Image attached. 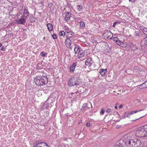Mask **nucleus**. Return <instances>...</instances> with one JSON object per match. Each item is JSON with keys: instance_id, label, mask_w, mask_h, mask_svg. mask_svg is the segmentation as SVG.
I'll use <instances>...</instances> for the list:
<instances>
[{"instance_id": "nucleus-42", "label": "nucleus", "mask_w": 147, "mask_h": 147, "mask_svg": "<svg viewBox=\"0 0 147 147\" xmlns=\"http://www.w3.org/2000/svg\"><path fill=\"white\" fill-rule=\"evenodd\" d=\"M33 90L34 93H35V92H36V91L37 90L36 89V87H34L33 88Z\"/></svg>"}, {"instance_id": "nucleus-37", "label": "nucleus", "mask_w": 147, "mask_h": 147, "mask_svg": "<svg viewBox=\"0 0 147 147\" xmlns=\"http://www.w3.org/2000/svg\"><path fill=\"white\" fill-rule=\"evenodd\" d=\"M139 28L140 29V30H142V31L143 32V31H144V30L146 28L144 27L143 26H140L139 27Z\"/></svg>"}, {"instance_id": "nucleus-29", "label": "nucleus", "mask_w": 147, "mask_h": 147, "mask_svg": "<svg viewBox=\"0 0 147 147\" xmlns=\"http://www.w3.org/2000/svg\"><path fill=\"white\" fill-rule=\"evenodd\" d=\"M29 13L28 10V8L26 7H24L23 13Z\"/></svg>"}, {"instance_id": "nucleus-18", "label": "nucleus", "mask_w": 147, "mask_h": 147, "mask_svg": "<svg viewBox=\"0 0 147 147\" xmlns=\"http://www.w3.org/2000/svg\"><path fill=\"white\" fill-rule=\"evenodd\" d=\"M141 44L142 45L141 46L147 45V36L143 38L141 41Z\"/></svg>"}, {"instance_id": "nucleus-43", "label": "nucleus", "mask_w": 147, "mask_h": 147, "mask_svg": "<svg viewBox=\"0 0 147 147\" xmlns=\"http://www.w3.org/2000/svg\"><path fill=\"white\" fill-rule=\"evenodd\" d=\"M41 54H42V56L43 57H45V55L46 54H47L46 53H42V52L41 53Z\"/></svg>"}, {"instance_id": "nucleus-30", "label": "nucleus", "mask_w": 147, "mask_h": 147, "mask_svg": "<svg viewBox=\"0 0 147 147\" xmlns=\"http://www.w3.org/2000/svg\"><path fill=\"white\" fill-rule=\"evenodd\" d=\"M113 36V34L111 32H109V34L108 36H107L108 39H111V38Z\"/></svg>"}, {"instance_id": "nucleus-32", "label": "nucleus", "mask_w": 147, "mask_h": 147, "mask_svg": "<svg viewBox=\"0 0 147 147\" xmlns=\"http://www.w3.org/2000/svg\"><path fill=\"white\" fill-rule=\"evenodd\" d=\"M65 34V32L64 31H62L60 32L59 35L60 36H64Z\"/></svg>"}, {"instance_id": "nucleus-28", "label": "nucleus", "mask_w": 147, "mask_h": 147, "mask_svg": "<svg viewBox=\"0 0 147 147\" xmlns=\"http://www.w3.org/2000/svg\"><path fill=\"white\" fill-rule=\"evenodd\" d=\"M113 147H123V146L120 143L117 142Z\"/></svg>"}, {"instance_id": "nucleus-51", "label": "nucleus", "mask_w": 147, "mask_h": 147, "mask_svg": "<svg viewBox=\"0 0 147 147\" xmlns=\"http://www.w3.org/2000/svg\"><path fill=\"white\" fill-rule=\"evenodd\" d=\"M65 147H69V146L68 145H65Z\"/></svg>"}, {"instance_id": "nucleus-31", "label": "nucleus", "mask_w": 147, "mask_h": 147, "mask_svg": "<svg viewBox=\"0 0 147 147\" xmlns=\"http://www.w3.org/2000/svg\"><path fill=\"white\" fill-rule=\"evenodd\" d=\"M65 32L67 33V32L71 31V30H70V29L67 26H65Z\"/></svg>"}, {"instance_id": "nucleus-14", "label": "nucleus", "mask_w": 147, "mask_h": 147, "mask_svg": "<svg viewBox=\"0 0 147 147\" xmlns=\"http://www.w3.org/2000/svg\"><path fill=\"white\" fill-rule=\"evenodd\" d=\"M76 65L77 63H74L70 67V71L71 72L73 73L74 72Z\"/></svg>"}, {"instance_id": "nucleus-48", "label": "nucleus", "mask_w": 147, "mask_h": 147, "mask_svg": "<svg viewBox=\"0 0 147 147\" xmlns=\"http://www.w3.org/2000/svg\"><path fill=\"white\" fill-rule=\"evenodd\" d=\"M1 50L2 51H4L5 50V49L3 47H2L1 49Z\"/></svg>"}, {"instance_id": "nucleus-46", "label": "nucleus", "mask_w": 147, "mask_h": 147, "mask_svg": "<svg viewBox=\"0 0 147 147\" xmlns=\"http://www.w3.org/2000/svg\"><path fill=\"white\" fill-rule=\"evenodd\" d=\"M144 116H141L140 117H139L138 118H137L135 120H136L138 119L141 118L142 117H143Z\"/></svg>"}, {"instance_id": "nucleus-33", "label": "nucleus", "mask_w": 147, "mask_h": 147, "mask_svg": "<svg viewBox=\"0 0 147 147\" xmlns=\"http://www.w3.org/2000/svg\"><path fill=\"white\" fill-rule=\"evenodd\" d=\"M77 7L79 11H80L82 9V5H78L77 6Z\"/></svg>"}, {"instance_id": "nucleus-34", "label": "nucleus", "mask_w": 147, "mask_h": 147, "mask_svg": "<svg viewBox=\"0 0 147 147\" xmlns=\"http://www.w3.org/2000/svg\"><path fill=\"white\" fill-rule=\"evenodd\" d=\"M87 107V105L86 104H84L83 106L81 109V111H84V109L86 108Z\"/></svg>"}, {"instance_id": "nucleus-50", "label": "nucleus", "mask_w": 147, "mask_h": 147, "mask_svg": "<svg viewBox=\"0 0 147 147\" xmlns=\"http://www.w3.org/2000/svg\"><path fill=\"white\" fill-rule=\"evenodd\" d=\"M22 11H19V13L20 14H22Z\"/></svg>"}, {"instance_id": "nucleus-2", "label": "nucleus", "mask_w": 147, "mask_h": 147, "mask_svg": "<svg viewBox=\"0 0 147 147\" xmlns=\"http://www.w3.org/2000/svg\"><path fill=\"white\" fill-rule=\"evenodd\" d=\"M127 147H140L143 145L141 141L139 140L136 139H132L131 141L127 143Z\"/></svg>"}, {"instance_id": "nucleus-45", "label": "nucleus", "mask_w": 147, "mask_h": 147, "mask_svg": "<svg viewBox=\"0 0 147 147\" xmlns=\"http://www.w3.org/2000/svg\"><path fill=\"white\" fill-rule=\"evenodd\" d=\"M110 111H111V109H108L106 111V112L107 113H109L110 112Z\"/></svg>"}, {"instance_id": "nucleus-5", "label": "nucleus", "mask_w": 147, "mask_h": 147, "mask_svg": "<svg viewBox=\"0 0 147 147\" xmlns=\"http://www.w3.org/2000/svg\"><path fill=\"white\" fill-rule=\"evenodd\" d=\"M143 109L141 110H136V111H132L131 112H125L124 114V116L125 117H129V116L131 115H133L134 113H136L139 111H142Z\"/></svg>"}, {"instance_id": "nucleus-24", "label": "nucleus", "mask_w": 147, "mask_h": 147, "mask_svg": "<svg viewBox=\"0 0 147 147\" xmlns=\"http://www.w3.org/2000/svg\"><path fill=\"white\" fill-rule=\"evenodd\" d=\"M47 26L49 31L50 32L52 30L53 26L50 23L48 24H47Z\"/></svg>"}, {"instance_id": "nucleus-55", "label": "nucleus", "mask_w": 147, "mask_h": 147, "mask_svg": "<svg viewBox=\"0 0 147 147\" xmlns=\"http://www.w3.org/2000/svg\"><path fill=\"white\" fill-rule=\"evenodd\" d=\"M117 94H119V93H117Z\"/></svg>"}, {"instance_id": "nucleus-26", "label": "nucleus", "mask_w": 147, "mask_h": 147, "mask_svg": "<svg viewBox=\"0 0 147 147\" xmlns=\"http://www.w3.org/2000/svg\"><path fill=\"white\" fill-rule=\"evenodd\" d=\"M84 55L85 53L84 51H80L79 54L78 55V57L79 58L82 57L84 56Z\"/></svg>"}, {"instance_id": "nucleus-23", "label": "nucleus", "mask_w": 147, "mask_h": 147, "mask_svg": "<svg viewBox=\"0 0 147 147\" xmlns=\"http://www.w3.org/2000/svg\"><path fill=\"white\" fill-rule=\"evenodd\" d=\"M74 51L76 54L79 53L80 51V47H75L74 49Z\"/></svg>"}, {"instance_id": "nucleus-20", "label": "nucleus", "mask_w": 147, "mask_h": 147, "mask_svg": "<svg viewBox=\"0 0 147 147\" xmlns=\"http://www.w3.org/2000/svg\"><path fill=\"white\" fill-rule=\"evenodd\" d=\"M29 16L30 13H23L22 15V16L24 17V18H25L26 20H29Z\"/></svg>"}, {"instance_id": "nucleus-53", "label": "nucleus", "mask_w": 147, "mask_h": 147, "mask_svg": "<svg viewBox=\"0 0 147 147\" xmlns=\"http://www.w3.org/2000/svg\"><path fill=\"white\" fill-rule=\"evenodd\" d=\"M115 109H117V106H115Z\"/></svg>"}, {"instance_id": "nucleus-10", "label": "nucleus", "mask_w": 147, "mask_h": 147, "mask_svg": "<svg viewBox=\"0 0 147 147\" xmlns=\"http://www.w3.org/2000/svg\"><path fill=\"white\" fill-rule=\"evenodd\" d=\"M93 62V61L92 58L89 57L86 60L85 64L87 66H90L91 65Z\"/></svg>"}, {"instance_id": "nucleus-15", "label": "nucleus", "mask_w": 147, "mask_h": 147, "mask_svg": "<svg viewBox=\"0 0 147 147\" xmlns=\"http://www.w3.org/2000/svg\"><path fill=\"white\" fill-rule=\"evenodd\" d=\"M67 38H69L70 39L74 35V33L71 31L67 32Z\"/></svg>"}, {"instance_id": "nucleus-12", "label": "nucleus", "mask_w": 147, "mask_h": 147, "mask_svg": "<svg viewBox=\"0 0 147 147\" xmlns=\"http://www.w3.org/2000/svg\"><path fill=\"white\" fill-rule=\"evenodd\" d=\"M80 94L78 91L74 93L72 92L69 93V96L70 97L74 98L76 97Z\"/></svg>"}, {"instance_id": "nucleus-25", "label": "nucleus", "mask_w": 147, "mask_h": 147, "mask_svg": "<svg viewBox=\"0 0 147 147\" xmlns=\"http://www.w3.org/2000/svg\"><path fill=\"white\" fill-rule=\"evenodd\" d=\"M48 7L50 8L51 10H52L54 9V6L52 3H49L48 4Z\"/></svg>"}, {"instance_id": "nucleus-49", "label": "nucleus", "mask_w": 147, "mask_h": 147, "mask_svg": "<svg viewBox=\"0 0 147 147\" xmlns=\"http://www.w3.org/2000/svg\"><path fill=\"white\" fill-rule=\"evenodd\" d=\"M129 1H131L132 2H134L135 0H129Z\"/></svg>"}, {"instance_id": "nucleus-27", "label": "nucleus", "mask_w": 147, "mask_h": 147, "mask_svg": "<svg viewBox=\"0 0 147 147\" xmlns=\"http://www.w3.org/2000/svg\"><path fill=\"white\" fill-rule=\"evenodd\" d=\"M85 24L83 22H80V27L82 29H84L85 27Z\"/></svg>"}, {"instance_id": "nucleus-19", "label": "nucleus", "mask_w": 147, "mask_h": 147, "mask_svg": "<svg viewBox=\"0 0 147 147\" xmlns=\"http://www.w3.org/2000/svg\"><path fill=\"white\" fill-rule=\"evenodd\" d=\"M139 88L141 89H142L147 88V82L146 81L141 84Z\"/></svg>"}, {"instance_id": "nucleus-47", "label": "nucleus", "mask_w": 147, "mask_h": 147, "mask_svg": "<svg viewBox=\"0 0 147 147\" xmlns=\"http://www.w3.org/2000/svg\"><path fill=\"white\" fill-rule=\"evenodd\" d=\"M123 107V105H120L119 106V108H121Z\"/></svg>"}, {"instance_id": "nucleus-1", "label": "nucleus", "mask_w": 147, "mask_h": 147, "mask_svg": "<svg viewBox=\"0 0 147 147\" xmlns=\"http://www.w3.org/2000/svg\"><path fill=\"white\" fill-rule=\"evenodd\" d=\"M48 82L47 78L45 76H38L35 80L36 84L38 86L43 85L46 84Z\"/></svg>"}, {"instance_id": "nucleus-52", "label": "nucleus", "mask_w": 147, "mask_h": 147, "mask_svg": "<svg viewBox=\"0 0 147 147\" xmlns=\"http://www.w3.org/2000/svg\"><path fill=\"white\" fill-rule=\"evenodd\" d=\"M2 46V44L1 43H0V47Z\"/></svg>"}, {"instance_id": "nucleus-21", "label": "nucleus", "mask_w": 147, "mask_h": 147, "mask_svg": "<svg viewBox=\"0 0 147 147\" xmlns=\"http://www.w3.org/2000/svg\"><path fill=\"white\" fill-rule=\"evenodd\" d=\"M140 33L141 32L140 30H138L134 32V35L135 36H137L139 37H140L142 36L141 34H140Z\"/></svg>"}, {"instance_id": "nucleus-22", "label": "nucleus", "mask_w": 147, "mask_h": 147, "mask_svg": "<svg viewBox=\"0 0 147 147\" xmlns=\"http://www.w3.org/2000/svg\"><path fill=\"white\" fill-rule=\"evenodd\" d=\"M109 32H111L110 31H106L103 34V36H104V37L105 38H107L108 37H107V36H109Z\"/></svg>"}, {"instance_id": "nucleus-17", "label": "nucleus", "mask_w": 147, "mask_h": 147, "mask_svg": "<svg viewBox=\"0 0 147 147\" xmlns=\"http://www.w3.org/2000/svg\"><path fill=\"white\" fill-rule=\"evenodd\" d=\"M107 69H100L99 70L100 73V74L102 76H105L106 73L107 72Z\"/></svg>"}, {"instance_id": "nucleus-41", "label": "nucleus", "mask_w": 147, "mask_h": 147, "mask_svg": "<svg viewBox=\"0 0 147 147\" xmlns=\"http://www.w3.org/2000/svg\"><path fill=\"white\" fill-rule=\"evenodd\" d=\"M52 36L53 37V38L54 39H56L57 38V36L55 34H53L52 35Z\"/></svg>"}, {"instance_id": "nucleus-39", "label": "nucleus", "mask_w": 147, "mask_h": 147, "mask_svg": "<svg viewBox=\"0 0 147 147\" xmlns=\"http://www.w3.org/2000/svg\"><path fill=\"white\" fill-rule=\"evenodd\" d=\"M86 126L87 127H90V122H88L86 124Z\"/></svg>"}, {"instance_id": "nucleus-44", "label": "nucleus", "mask_w": 147, "mask_h": 147, "mask_svg": "<svg viewBox=\"0 0 147 147\" xmlns=\"http://www.w3.org/2000/svg\"><path fill=\"white\" fill-rule=\"evenodd\" d=\"M117 22H115L114 23L113 25V27H115V26H116L117 24Z\"/></svg>"}, {"instance_id": "nucleus-8", "label": "nucleus", "mask_w": 147, "mask_h": 147, "mask_svg": "<svg viewBox=\"0 0 147 147\" xmlns=\"http://www.w3.org/2000/svg\"><path fill=\"white\" fill-rule=\"evenodd\" d=\"M131 137L129 135H125L124 137L123 140L125 142L126 147H127V145H128L127 144V143L128 142V143L129 141H131Z\"/></svg>"}, {"instance_id": "nucleus-36", "label": "nucleus", "mask_w": 147, "mask_h": 147, "mask_svg": "<svg viewBox=\"0 0 147 147\" xmlns=\"http://www.w3.org/2000/svg\"><path fill=\"white\" fill-rule=\"evenodd\" d=\"M143 32L144 34L147 36V28H145V29L144 30V31H143Z\"/></svg>"}, {"instance_id": "nucleus-4", "label": "nucleus", "mask_w": 147, "mask_h": 147, "mask_svg": "<svg viewBox=\"0 0 147 147\" xmlns=\"http://www.w3.org/2000/svg\"><path fill=\"white\" fill-rule=\"evenodd\" d=\"M80 83V80H77L75 78H70L68 81V85L70 86L79 85Z\"/></svg>"}, {"instance_id": "nucleus-11", "label": "nucleus", "mask_w": 147, "mask_h": 147, "mask_svg": "<svg viewBox=\"0 0 147 147\" xmlns=\"http://www.w3.org/2000/svg\"><path fill=\"white\" fill-rule=\"evenodd\" d=\"M26 20L22 16L21 18L16 21V22L20 24H24L26 22Z\"/></svg>"}, {"instance_id": "nucleus-38", "label": "nucleus", "mask_w": 147, "mask_h": 147, "mask_svg": "<svg viewBox=\"0 0 147 147\" xmlns=\"http://www.w3.org/2000/svg\"><path fill=\"white\" fill-rule=\"evenodd\" d=\"M113 39L114 41L116 42L117 41V40H118L119 39L117 37H114L113 38Z\"/></svg>"}, {"instance_id": "nucleus-16", "label": "nucleus", "mask_w": 147, "mask_h": 147, "mask_svg": "<svg viewBox=\"0 0 147 147\" xmlns=\"http://www.w3.org/2000/svg\"><path fill=\"white\" fill-rule=\"evenodd\" d=\"M116 43L118 45L122 47H124L126 46L124 44L123 42L120 41L119 39L118 40H117Z\"/></svg>"}, {"instance_id": "nucleus-40", "label": "nucleus", "mask_w": 147, "mask_h": 147, "mask_svg": "<svg viewBox=\"0 0 147 147\" xmlns=\"http://www.w3.org/2000/svg\"><path fill=\"white\" fill-rule=\"evenodd\" d=\"M104 110L102 109H101V111H100V114L103 115L104 114Z\"/></svg>"}, {"instance_id": "nucleus-13", "label": "nucleus", "mask_w": 147, "mask_h": 147, "mask_svg": "<svg viewBox=\"0 0 147 147\" xmlns=\"http://www.w3.org/2000/svg\"><path fill=\"white\" fill-rule=\"evenodd\" d=\"M71 15V13L69 11H67L66 12L65 18V21L67 22L69 20L70 18Z\"/></svg>"}, {"instance_id": "nucleus-7", "label": "nucleus", "mask_w": 147, "mask_h": 147, "mask_svg": "<svg viewBox=\"0 0 147 147\" xmlns=\"http://www.w3.org/2000/svg\"><path fill=\"white\" fill-rule=\"evenodd\" d=\"M126 46L130 47L131 50L133 51H135L136 49H138L137 47L131 42H129L127 44Z\"/></svg>"}, {"instance_id": "nucleus-35", "label": "nucleus", "mask_w": 147, "mask_h": 147, "mask_svg": "<svg viewBox=\"0 0 147 147\" xmlns=\"http://www.w3.org/2000/svg\"><path fill=\"white\" fill-rule=\"evenodd\" d=\"M38 5L40 7H42L44 6V4L41 2H39Z\"/></svg>"}, {"instance_id": "nucleus-3", "label": "nucleus", "mask_w": 147, "mask_h": 147, "mask_svg": "<svg viewBox=\"0 0 147 147\" xmlns=\"http://www.w3.org/2000/svg\"><path fill=\"white\" fill-rule=\"evenodd\" d=\"M136 135L139 137H147V125L144 126L140 130L136 131Z\"/></svg>"}, {"instance_id": "nucleus-9", "label": "nucleus", "mask_w": 147, "mask_h": 147, "mask_svg": "<svg viewBox=\"0 0 147 147\" xmlns=\"http://www.w3.org/2000/svg\"><path fill=\"white\" fill-rule=\"evenodd\" d=\"M42 145H43L44 146L46 145L47 147H49V145L47 143L44 142H40L38 141L36 142L34 147H43Z\"/></svg>"}, {"instance_id": "nucleus-6", "label": "nucleus", "mask_w": 147, "mask_h": 147, "mask_svg": "<svg viewBox=\"0 0 147 147\" xmlns=\"http://www.w3.org/2000/svg\"><path fill=\"white\" fill-rule=\"evenodd\" d=\"M72 41L69 38H67L65 40V44L66 46L69 49H71L72 47L73 46Z\"/></svg>"}, {"instance_id": "nucleus-54", "label": "nucleus", "mask_w": 147, "mask_h": 147, "mask_svg": "<svg viewBox=\"0 0 147 147\" xmlns=\"http://www.w3.org/2000/svg\"><path fill=\"white\" fill-rule=\"evenodd\" d=\"M145 106V107H147V104Z\"/></svg>"}]
</instances>
